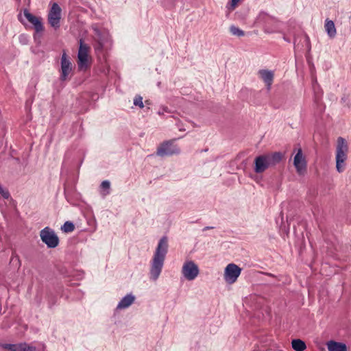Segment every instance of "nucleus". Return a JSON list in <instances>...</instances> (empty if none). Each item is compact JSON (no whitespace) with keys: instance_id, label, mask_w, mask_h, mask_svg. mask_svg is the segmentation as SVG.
Masks as SVG:
<instances>
[{"instance_id":"16","label":"nucleus","mask_w":351,"mask_h":351,"mask_svg":"<svg viewBox=\"0 0 351 351\" xmlns=\"http://www.w3.org/2000/svg\"><path fill=\"white\" fill-rule=\"evenodd\" d=\"M134 300L135 297L132 293L127 294L118 303L116 310H122L128 308L134 303Z\"/></svg>"},{"instance_id":"22","label":"nucleus","mask_w":351,"mask_h":351,"mask_svg":"<svg viewBox=\"0 0 351 351\" xmlns=\"http://www.w3.org/2000/svg\"><path fill=\"white\" fill-rule=\"evenodd\" d=\"M64 232H72L75 230V226L71 221H66L61 228Z\"/></svg>"},{"instance_id":"26","label":"nucleus","mask_w":351,"mask_h":351,"mask_svg":"<svg viewBox=\"0 0 351 351\" xmlns=\"http://www.w3.org/2000/svg\"><path fill=\"white\" fill-rule=\"evenodd\" d=\"M239 1L240 0H231L230 2L228 3V5L226 6L227 8L230 11L234 10Z\"/></svg>"},{"instance_id":"18","label":"nucleus","mask_w":351,"mask_h":351,"mask_svg":"<svg viewBox=\"0 0 351 351\" xmlns=\"http://www.w3.org/2000/svg\"><path fill=\"white\" fill-rule=\"evenodd\" d=\"M324 29L330 38H334L336 36L337 31L332 21L326 19L325 21Z\"/></svg>"},{"instance_id":"25","label":"nucleus","mask_w":351,"mask_h":351,"mask_svg":"<svg viewBox=\"0 0 351 351\" xmlns=\"http://www.w3.org/2000/svg\"><path fill=\"white\" fill-rule=\"evenodd\" d=\"M134 105L138 106L140 108H143L144 107L143 97L140 95L136 96L134 99Z\"/></svg>"},{"instance_id":"14","label":"nucleus","mask_w":351,"mask_h":351,"mask_svg":"<svg viewBox=\"0 0 351 351\" xmlns=\"http://www.w3.org/2000/svg\"><path fill=\"white\" fill-rule=\"evenodd\" d=\"M258 75L263 80L265 83L267 89L269 90L271 86L274 81V73L273 71L267 70V69H261L258 71Z\"/></svg>"},{"instance_id":"2","label":"nucleus","mask_w":351,"mask_h":351,"mask_svg":"<svg viewBox=\"0 0 351 351\" xmlns=\"http://www.w3.org/2000/svg\"><path fill=\"white\" fill-rule=\"evenodd\" d=\"M282 158L283 154L281 152H274L258 156L254 160V171L256 173H261L269 167L278 164Z\"/></svg>"},{"instance_id":"20","label":"nucleus","mask_w":351,"mask_h":351,"mask_svg":"<svg viewBox=\"0 0 351 351\" xmlns=\"http://www.w3.org/2000/svg\"><path fill=\"white\" fill-rule=\"evenodd\" d=\"M291 345L295 351H304L306 348L305 343L298 339L292 340Z\"/></svg>"},{"instance_id":"1","label":"nucleus","mask_w":351,"mask_h":351,"mask_svg":"<svg viewBox=\"0 0 351 351\" xmlns=\"http://www.w3.org/2000/svg\"><path fill=\"white\" fill-rule=\"evenodd\" d=\"M168 247V238L164 236L159 240L150 261L149 279L151 280L156 281L158 279L165 264Z\"/></svg>"},{"instance_id":"3","label":"nucleus","mask_w":351,"mask_h":351,"mask_svg":"<svg viewBox=\"0 0 351 351\" xmlns=\"http://www.w3.org/2000/svg\"><path fill=\"white\" fill-rule=\"evenodd\" d=\"M94 39V48L97 53H101L104 50H108L111 45L110 36L107 32L97 29Z\"/></svg>"},{"instance_id":"6","label":"nucleus","mask_w":351,"mask_h":351,"mask_svg":"<svg viewBox=\"0 0 351 351\" xmlns=\"http://www.w3.org/2000/svg\"><path fill=\"white\" fill-rule=\"evenodd\" d=\"M241 273V269L234 263L228 264L225 269L223 278L230 285L234 283Z\"/></svg>"},{"instance_id":"30","label":"nucleus","mask_w":351,"mask_h":351,"mask_svg":"<svg viewBox=\"0 0 351 351\" xmlns=\"http://www.w3.org/2000/svg\"><path fill=\"white\" fill-rule=\"evenodd\" d=\"M304 39L306 43V45L307 50L310 51L311 50V43H310V39H309L308 36L306 35H304Z\"/></svg>"},{"instance_id":"10","label":"nucleus","mask_w":351,"mask_h":351,"mask_svg":"<svg viewBox=\"0 0 351 351\" xmlns=\"http://www.w3.org/2000/svg\"><path fill=\"white\" fill-rule=\"evenodd\" d=\"M348 152V147L347 142L342 137L337 138V145L336 147V157L338 165L340 162H345L347 159V154Z\"/></svg>"},{"instance_id":"23","label":"nucleus","mask_w":351,"mask_h":351,"mask_svg":"<svg viewBox=\"0 0 351 351\" xmlns=\"http://www.w3.org/2000/svg\"><path fill=\"white\" fill-rule=\"evenodd\" d=\"M230 32L232 35L237 36L239 37L243 36L245 35L244 31H243L242 29H239V27H237L234 25H231L230 27Z\"/></svg>"},{"instance_id":"7","label":"nucleus","mask_w":351,"mask_h":351,"mask_svg":"<svg viewBox=\"0 0 351 351\" xmlns=\"http://www.w3.org/2000/svg\"><path fill=\"white\" fill-rule=\"evenodd\" d=\"M180 153L179 148L173 144V141H166L162 143L157 149L156 154L164 157Z\"/></svg>"},{"instance_id":"28","label":"nucleus","mask_w":351,"mask_h":351,"mask_svg":"<svg viewBox=\"0 0 351 351\" xmlns=\"http://www.w3.org/2000/svg\"><path fill=\"white\" fill-rule=\"evenodd\" d=\"M0 195L5 199H8L10 197V193L8 191L5 190L3 187L0 186Z\"/></svg>"},{"instance_id":"37","label":"nucleus","mask_w":351,"mask_h":351,"mask_svg":"<svg viewBox=\"0 0 351 351\" xmlns=\"http://www.w3.org/2000/svg\"><path fill=\"white\" fill-rule=\"evenodd\" d=\"M23 37H24V36L22 35V36H21L20 38L22 39V38H23Z\"/></svg>"},{"instance_id":"31","label":"nucleus","mask_w":351,"mask_h":351,"mask_svg":"<svg viewBox=\"0 0 351 351\" xmlns=\"http://www.w3.org/2000/svg\"><path fill=\"white\" fill-rule=\"evenodd\" d=\"M211 228H213V227L206 226V227H205V228L203 229V230L204 231V230H209V229H211Z\"/></svg>"},{"instance_id":"27","label":"nucleus","mask_w":351,"mask_h":351,"mask_svg":"<svg viewBox=\"0 0 351 351\" xmlns=\"http://www.w3.org/2000/svg\"><path fill=\"white\" fill-rule=\"evenodd\" d=\"M24 343V346H23L22 351H37L36 347L29 346L26 343Z\"/></svg>"},{"instance_id":"8","label":"nucleus","mask_w":351,"mask_h":351,"mask_svg":"<svg viewBox=\"0 0 351 351\" xmlns=\"http://www.w3.org/2000/svg\"><path fill=\"white\" fill-rule=\"evenodd\" d=\"M61 8L57 3H53L48 14V22L51 27L57 29L60 27Z\"/></svg>"},{"instance_id":"9","label":"nucleus","mask_w":351,"mask_h":351,"mask_svg":"<svg viewBox=\"0 0 351 351\" xmlns=\"http://www.w3.org/2000/svg\"><path fill=\"white\" fill-rule=\"evenodd\" d=\"M90 47L84 44L82 40H80V47L78 51V67L80 69H86L88 67V58Z\"/></svg>"},{"instance_id":"11","label":"nucleus","mask_w":351,"mask_h":351,"mask_svg":"<svg viewBox=\"0 0 351 351\" xmlns=\"http://www.w3.org/2000/svg\"><path fill=\"white\" fill-rule=\"evenodd\" d=\"M293 165L296 169L298 174H302L306 169V162L302 154L301 148L298 149V152L293 159Z\"/></svg>"},{"instance_id":"4","label":"nucleus","mask_w":351,"mask_h":351,"mask_svg":"<svg viewBox=\"0 0 351 351\" xmlns=\"http://www.w3.org/2000/svg\"><path fill=\"white\" fill-rule=\"evenodd\" d=\"M181 274L185 280L193 281L199 276V269L193 261L186 260L182 265Z\"/></svg>"},{"instance_id":"33","label":"nucleus","mask_w":351,"mask_h":351,"mask_svg":"<svg viewBox=\"0 0 351 351\" xmlns=\"http://www.w3.org/2000/svg\"><path fill=\"white\" fill-rule=\"evenodd\" d=\"M283 38H284V40H285V41L289 42V43L290 42V40H289V39H288L287 37L284 36V37H283Z\"/></svg>"},{"instance_id":"36","label":"nucleus","mask_w":351,"mask_h":351,"mask_svg":"<svg viewBox=\"0 0 351 351\" xmlns=\"http://www.w3.org/2000/svg\"><path fill=\"white\" fill-rule=\"evenodd\" d=\"M163 114V113H162V112L158 111V114L161 115V114Z\"/></svg>"},{"instance_id":"32","label":"nucleus","mask_w":351,"mask_h":351,"mask_svg":"<svg viewBox=\"0 0 351 351\" xmlns=\"http://www.w3.org/2000/svg\"><path fill=\"white\" fill-rule=\"evenodd\" d=\"M265 275L268 276H271V277H274V275L272 274H270V273H265Z\"/></svg>"},{"instance_id":"21","label":"nucleus","mask_w":351,"mask_h":351,"mask_svg":"<svg viewBox=\"0 0 351 351\" xmlns=\"http://www.w3.org/2000/svg\"><path fill=\"white\" fill-rule=\"evenodd\" d=\"M2 348L4 349H7L10 351H22L23 346H24L23 343H16V344H10V343H4L1 345Z\"/></svg>"},{"instance_id":"35","label":"nucleus","mask_w":351,"mask_h":351,"mask_svg":"<svg viewBox=\"0 0 351 351\" xmlns=\"http://www.w3.org/2000/svg\"><path fill=\"white\" fill-rule=\"evenodd\" d=\"M295 41H296V40H294L295 48H296V47H298V45H296V44H295Z\"/></svg>"},{"instance_id":"5","label":"nucleus","mask_w":351,"mask_h":351,"mask_svg":"<svg viewBox=\"0 0 351 351\" xmlns=\"http://www.w3.org/2000/svg\"><path fill=\"white\" fill-rule=\"evenodd\" d=\"M42 241L49 248H54L59 244L58 237L55 232L49 227H45L40 232Z\"/></svg>"},{"instance_id":"15","label":"nucleus","mask_w":351,"mask_h":351,"mask_svg":"<svg viewBox=\"0 0 351 351\" xmlns=\"http://www.w3.org/2000/svg\"><path fill=\"white\" fill-rule=\"evenodd\" d=\"M280 29V22L276 19H271L265 23L264 26V32L266 34H273L278 32Z\"/></svg>"},{"instance_id":"12","label":"nucleus","mask_w":351,"mask_h":351,"mask_svg":"<svg viewBox=\"0 0 351 351\" xmlns=\"http://www.w3.org/2000/svg\"><path fill=\"white\" fill-rule=\"evenodd\" d=\"M23 14L27 20L34 25V29L37 33L43 30V23L40 17L33 15L27 9L24 10Z\"/></svg>"},{"instance_id":"19","label":"nucleus","mask_w":351,"mask_h":351,"mask_svg":"<svg viewBox=\"0 0 351 351\" xmlns=\"http://www.w3.org/2000/svg\"><path fill=\"white\" fill-rule=\"evenodd\" d=\"M110 193V182L108 180L103 181L100 184V194L103 197Z\"/></svg>"},{"instance_id":"29","label":"nucleus","mask_w":351,"mask_h":351,"mask_svg":"<svg viewBox=\"0 0 351 351\" xmlns=\"http://www.w3.org/2000/svg\"><path fill=\"white\" fill-rule=\"evenodd\" d=\"M336 168L338 172L341 173L345 169V165L344 162H340L338 165L337 160H336Z\"/></svg>"},{"instance_id":"13","label":"nucleus","mask_w":351,"mask_h":351,"mask_svg":"<svg viewBox=\"0 0 351 351\" xmlns=\"http://www.w3.org/2000/svg\"><path fill=\"white\" fill-rule=\"evenodd\" d=\"M72 66L71 62L67 59V56L65 52L63 53L61 57V75L60 80L64 81L67 79L69 74L71 71Z\"/></svg>"},{"instance_id":"34","label":"nucleus","mask_w":351,"mask_h":351,"mask_svg":"<svg viewBox=\"0 0 351 351\" xmlns=\"http://www.w3.org/2000/svg\"><path fill=\"white\" fill-rule=\"evenodd\" d=\"M18 17H19V20L21 22H22V23H23V20H22V19H21V14H19Z\"/></svg>"},{"instance_id":"24","label":"nucleus","mask_w":351,"mask_h":351,"mask_svg":"<svg viewBox=\"0 0 351 351\" xmlns=\"http://www.w3.org/2000/svg\"><path fill=\"white\" fill-rule=\"evenodd\" d=\"M175 5V0H163L162 6L166 9H172Z\"/></svg>"},{"instance_id":"17","label":"nucleus","mask_w":351,"mask_h":351,"mask_svg":"<svg viewBox=\"0 0 351 351\" xmlns=\"http://www.w3.org/2000/svg\"><path fill=\"white\" fill-rule=\"evenodd\" d=\"M328 351H347L345 343L330 340L326 343Z\"/></svg>"}]
</instances>
